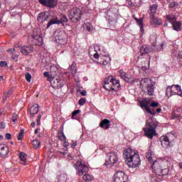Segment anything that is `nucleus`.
Listing matches in <instances>:
<instances>
[{"mask_svg": "<svg viewBox=\"0 0 182 182\" xmlns=\"http://www.w3.org/2000/svg\"><path fill=\"white\" fill-rule=\"evenodd\" d=\"M58 21V25L62 23V25H63V23H66L68 22H69V19L68 18V16H66L65 15H61L60 20Z\"/></svg>", "mask_w": 182, "mask_h": 182, "instance_id": "nucleus-28", "label": "nucleus"}, {"mask_svg": "<svg viewBox=\"0 0 182 182\" xmlns=\"http://www.w3.org/2000/svg\"><path fill=\"white\" fill-rule=\"evenodd\" d=\"M37 21L39 22H45V13H40L38 16Z\"/></svg>", "mask_w": 182, "mask_h": 182, "instance_id": "nucleus-34", "label": "nucleus"}, {"mask_svg": "<svg viewBox=\"0 0 182 182\" xmlns=\"http://www.w3.org/2000/svg\"><path fill=\"white\" fill-rule=\"evenodd\" d=\"M75 146H77V142H74V143H73L72 144H71V147L73 148V149H75Z\"/></svg>", "mask_w": 182, "mask_h": 182, "instance_id": "nucleus-62", "label": "nucleus"}, {"mask_svg": "<svg viewBox=\"0 0 182 182\" xmlns=\"http://www.w3.org/2000/svg\"><path fill=\"white\" fill-rule=\"evenodd\" d=\"M68 17L72 22L76 23L82 18V11L79 8H74L69 11Z\"/></svg>", "mask_w": 182, "mask_h": 182, "instance_id": "nucleus-7", "label": "nucleus"}, {"mask_svg": "<svg viewBox=\"0 0 182 182\" xmlns=\"http://www.w3.org/2000/svg\"><path fill=\"white\" fill-rule=\"evenodd\" d=\"M146 125L148 127L143 128L145 133V136L148 139H153L156 136V127H157V122L153 118H149L146 121Z\"/></svg>", "mask_w": 182, "mask_h": 182, "instance_id": "nucleus-4", "label": "nucleus"}, {"mask_svg": "<svg viewBox=\"0 0 182 182\" xmlns=\"http://www.w3.org/2000/svg\"><path fill=\"white\" fill-rule=\"evenodd\" d=\"M134 19L136 21L138 25H139V28H140L141 31L142 32H144V27L143 26V19L141 18H135Z\"/></svg>", "mask_w": 182, "mask_h": 182, "instance_id": "nucleus-33", "label": "nucleus"}, {"mask_svg": "<svg viewBox=\"0 0 182 182\" xmlns=\"http://www.w3.org/2000/svg\"><path fill=\"white\" fill-rule=\"evenodd\" d=\"M68 180V176L65 173L58 176V182H65Z\"/></svg>", "mask_w": 182, "mask_h": 182, "instance_id": "nucleus-31", "label": "nucleus"}, {"mask_svg": "<svg viewBox=\"0 0 182 182\" xmlns=\"http://www.w3.org/2000/svg\"><path fill=\"white\" fill-rule=\"evenodd\" d=\"M79 113H80V109H77L75 110L74 112H73L72 113V119H73V117H75V116H77V114H79Z\"/></svg>", "mask_w": 182, "mask_h": 182, "instance_id": "nucleus-48", "label": "nucleus"}, {"mask_svg": "<svg viewBox=\"0 0 182 182\" xmlns=\"http://www.w3.org/2000/svg\"><path fill=\"white\" fill-rule=\"evenodd\" d=\"M146 158L149 160V163H153V157H151V151L146 153Z\"/></svg>", "mask_w": 182, "mask_h": 182, "instance_id": "nucleus-38", "label": "nucleus"}, {"mask_svg": "<svg viewBox=\"0 0 182 182\" xmlns=\"http://www.w3.org/2000/svg\"><path fill=\"white\" fill-rule=\"evenodd\" d=\"M150 52H153V48L150 46H142L140 48V53H141V55H144V53H150Z\"/></svg>", "mask_w": 182, "mask_h": 182, "instance_id": "nucleus-20", "label": "nucleus"}, {"mask_svg": "<svg viewBox=\"0 0 182 182\" xmlns=\"http://www.w3.org/2000/svg\"><path fill=\"white\" fill-rule=\"evenodd\" d=\"M128 2L129 6L133 7V6H139L140 5V2H141V0H127Z\"/></svg>", "mask_w": 182, "mask_h": 182, "instance_id": "nucleus-26", "label": "nucleus"}, {"mask_svg": "<svg viewBox=\"0 0 182 182\" xmlns=\"http://www.w3.org/2000/svg\"><path fill=\"white\" fill-rule=\"evenodd\" d=\"M70 70H71V72L73 73V72H75V70H76V66H75V64H72L70 65Z\"/></svg>", "mask_w": 182, "mask_h": 182, "instance_id": "nucleus-52", "label": "nucleus"}, {"mask_svg": "<svg viewBox=\"0 0 182 182\" xmlns=\"http://www.w3.org/2000/svg\"><path fill=\"white\" fill-rule=\"evenodd\" d=\"M166 96H168V97H171V96H173V86H168L166 87Z\"/></svg>", "mask_w": 182, "mask_h": 182, "instance_id": "nucleus-32", "label": "nucleus"}, {"mask_svg": "<svg viewBox=\"0 0 182 182\" xmlns=\"http://www.w3.org/2000/svg\"><path fill=\"white\" fill-rule=\"evenodd\" d=\"M82 179L84 180V181H93L94 178L93 176L89 175V173H86L82 176Z\"/></svg>", "mask_w": 182, "mask_h": 182, "instance_id": "nucleus-29", "label": "nucleus"}, {"mask_svg": "<svg viewBox=\"0 0 182 182\" xmlns=\"http://www.w3.org/2000/svg\"><path fill=\"white\" fill-rule=\"evenodd\" d=\"M86 93H87L86 90H83V91L81 92V95H82V96H86Z\"/></svg>", "mask_w": 182, "mask_h": 182, "instance_id": "nucleus-64", "label": "nucleus"}, {"mask_svg": "<svg viewBox=\"0 0 182 182\" xmlns=\"http://www.w3.org/2000/svg\"><path fill=\"white\" fill-rule=\"evenodd\" d=\"M109 23L113 25V23H114V18H111V21H109Z\"/></svg>", "mask_w": 182, "mask_h": 182, "instance_id": "nucleus-63", "label": "nucleus"}, {"mask_svg": "<svg viewBox=\"0 0 182 182\" xmlns=\"http://www.w3.org/2000/svg\"><path fill=\"white\" fill-rule=\"evenodd\" d=\"M38 112H39V105L36 104L31 107L30 113L31 114H38Z\"/></svg>", "mask_w": 182, "mask_h": 182, "instance_id": "nucleus-27", "label": "nucleus"}, {"mask_svg": "<svg viewBox=\"0 0 182 182\" xmlns=\"http://www.w3.org/2000/svg\"><path fill=\"white\" fill-rule=\"evenodd\" d=\"M18 48H19L21 53L23 55H29V53H32L33 50V47H32V46H17Z\"/></svg>", "mask_w": 182, "mask_h": 182, "instance_id": "nucleus-16", "label": "nucleus"}, {"mask_svg": "<svg viewBox=\"0 0 182 182\" xmlns=\"http://www.w3.org/2000/svg\"><path fill=\"white\" fill-rule=\"evenodd\" d=\"M178 59L180 63H182V54L178 55Z\"/></svg>", "mask_w": 182, "mask_h": 182, "instance_id": "nucleus-61", "label": "nucleus"}, {"mask_svg": "<svg viewBox=\"0 0 182 182\" xmlns=\"http://www.w3.org/2000/svg\"><path fill=\"white\" fill-rule=\"evenodd\" d=\"M110 61V58L109 57H104L102 59V61L100 62V65H104V66H106V65H109V62Z\"/></svg>", "mask_w": 182, "mask_h": 182, "instance_id": "nucleus-35", "label": "nucleus"}, {"mask_svg": "<svg viewBox=\"0 0 182 182\" xmlns=\"http://www.w3.org/2000/svg\"><path fill=\"white\" fill-rule=\"evenodd\" d=\"M42 116H43V112H41L38 116L37 117V125H41V119H42Z\"/></svg>", "mask_w": 182, "mask_h": 182, "instance_id": "nucleus-41", "label": "nucleus"}, {"mask_svg": "<svg viewBox=\"0 0 182 182\" xmlns=\"http://www.w3.org/2000/svg\"><path fill=\"white\" fill-rule=\"evenodd\" d=\"M49 18H50V14L46 15V14L45 13V22L46 21H48L49 19Z\"/></svg>", "mask_w": 182, "mask_h": 182, "instance_id": "nucleus-59", "label": "nucleus"}, {"mask_svg": "<svg viewBox=\"0 0 182 182\" xmlns=\"http://www.w3.org/2000/svg\"><path fill=\"white\" fill-rule=\"evenodd\" d=\"M167 162L161 159L156 160L152 164V168H154L155 174L161 177L163 176H167L168 174V166H166Z\"/></svg>", "mask_w": 182, "mask_h": 182, "instance_id": "nucleus-2", "label": "nucleus"}, {"mask_svg": "<svg viewBox=\"0 0 182 182\" xmlns=\"http://www.w3.org/2000/svg\"><path fill=\"white\" fill-rule=\"evenodd\" d=\"M86 103V98H80L78 101L80 106H83Z\"/></svg>", "mask_w": 182, "mask_h": 182, "instance_id": "nucleus-46", "label": "nucleus"}, {"mask_svg": "<svg viewBox=\"0 0 182 182\" xmlns=\"http://www.w3.org/2000/svg\"><path fill=\"white\" fill-rule=\"evenodd\" d=\"M100 127L102 129H105V130H107V129H110V120L107 119H104L100 122Z\"/></svg>", "mask_w": 182, "mask_h": 182, "instance_id": "nucleus-18", "label": "nucleus"}, {"mask_svg": "<svg viewBox=\"0 0 182 182\" xmlns=\"http://www.w3.org/2000/svg\"><path fill=\"white\" fill-rule=\"evenodd\" d=\"M173 25V28L174 31H176V32H180L181 31V22L180 21H175L171 23Z\"/></svg>", "mask_w": 182, "mask_h": 182, "instance_id": "nucleus-25", "label": "nucleus"}, {"mask_svg": "<svg viewBox=\"0 0 182 182\" xmlns=\"http://www.w3.org/2000/svg\"><path fill=\"white\" fill-rule=\"evenodd\" d=\"M157 8H159L158 4H152L149 6V16L153 17L156 16V14L157 12Z\"/></svg>", "mask_w": 182, "mask_h": 182, "instance_id": "nucleus-21", "label": "nucleus"}, {"mask_svg": "<svg viewBox=\"0 0 182 182\" xmlns=\"http://www.w3.org/2000/svg\"><path fill=\"white\" fill-rule=\"evenodd\" d=\"M139 105H141V109H145L148 113L153 114V112L150 109V100L148 99H143L141 102H139Z\"/></svg>", "mask_w": 182, "mask_h": 182, "instance_id": "nucleus-13", "label": "nucleus"}, {"mask_svg": "<svg viewBox=\"0 0 182 182\" xmlns=\"http://www.w3.org/2000/svg\"><path fill=\"white\" fill-rule=\"evenodd\" d=\"M0 66L1 68H5V66H8V63L6 61H1Z\"/></svg>", "mask_w": 182, "mask_h": 182, "instance_id": "nucleus-50", "label": "nucleus"}, {"mask_svg": "<svg viewBox=\"0 0 182 182\" xmlns=\"http://www.w3.org/2000/svg\"><path fill=\"white\" fill-rule=\"evenodd\" d=\"M31 79H32V75H31V73H26V80H27V82L31 83Z\"/></svg>", "mask_w": 182, "mask_h": 182, "instance_id": "nucleus-45", "label": "nucleus"}, {"mask_svg": "<svg viewBox=\"0 0 182 182\" xmlns=\"http://www.w3.org/2000/svg\"><path fill=\"white\" fill-rule=\"evenodd\" d=\"M55 42L60 45H66L68 43V36L63 31H60L55 36Z\"/></svg>", "mask_w": 182, "mask_h": 182, "instance_id": "nucleus-9", "label": "nucleus"}, {"mask_svg": "<svg viewBox=\"0 0 182 182\" xmlns=\"http://www.w3.org/2000/svg\"><path fill=\"white\" fill-rule=\"evenodd\" d=\"M32 43L35 46H42L43 43V39L41 35L38 34V31H34L32 35Z\"/></svg>", "mask_w": 182, "mask_h": 182, "instance_id": "nucleus-10", "label": "nucleus"}, {"mask_svg": "<svg viewBox=\"0 0 182 182\" xmlns=\"http://www.w3.org/2000/svg\"><path fill=\"white\" fill-rule=\"evenodd\" d=\"M38 1L47 8H55L58 5V0H38Z\"/></svg>", "mask_w": 182, "mask_h": 182, "instance_id": "nucleus-11", "label": "nucleus"}, {"mask_svg": "<svg viewBox=\"0 0 182 182\" xmlns=\"http://www.w3.org/2000/svg\"><path fill=\"white\" fill-rule=\"evenodd\" d=\"M166 18L168 19L170 23H173L174 22H176V17H174V16L171 14L167 15Z\"/></svg>", "mask_w": 182, "mask_h": 182, "instance_id": "nucleus-37", "label": "nucleus"}, {"mask_svg": "<svg viewBox=\"0 0 182 182\" xmlns=\"http://www.w3.org/2000/svg\"><path fill=\"white\" fill-rule=\"evenodd\" d=\"M172 117L173 119H177V117H180V114L178 113V111H174L173 113H172Z\"/></svg>", "mask_w": 182, "mask_h": 182, "instance_id": "nucleus-47", "label": "nucleus"}, {"mask_svg": "<svg viewBox=\"0 0 182 182\" xmlns=\"http://www.w3.org/2000/svg\"><path fill=\"white\" fill-rule=\"evenodd\" d=\"M124 159H125L126 164L129 167L134 168L140 166L141 160L139 153L132 150V149H127L124 152Z\"/></svg>", "mask_w": 182, "mask_h": 182, "instance_id": "nucleus-1", "label": "nucleus"}, {"mask_svg": "<svg viewBox=\"0 0 182 182\" xmlns=\"http://www.w3.org/2000/svg\"><path fill=\"white\" fill-rule=\"evenodd\" d=\"M8 94L7 93H4L3 95V100L5 102L7 99H8Z\"/></svg>", "mask_w": 182, "mask_h": 182, "instance_id": "nucleus-57", "label": "nucleus"}, {"mask_svg": "<svg viewBox=\"0 0 182 182\" xmlns=\"http://www.w3.org/2000/svg\"><path fill=\"white\" fill-rule=\"evenodd\" d=\"M9 149H8V146H4L2 145H0V155L1 157H6V156H8Z\"/></svg>", "mask_w": 182, "mask_h": 182, "instance_id": "nucleus-22", "label": "nucleus"}, {"mask_svg": "<svg viewBox=\"0 0 182 182\" xmlns=\"http://www.w3.org/2000/svg\"><path fill=\"white\" fill-rule=\"evenodd\" d=\"M172 95H177L178 96H181V87L178 85H172Z\"/></svg>", "mask_w": 182, "mask_h": 182, "instance_id": "nucleus-19", "label": "nucleus"}, {"mask_svg": "<svg viewBox=\"0 0 182 182\" xmlns=\"http://www.w3.org/2000/svg\"><path fill=\"white\" fill-rule=\"evenodd\" d=\"M6 139L7 140H11L12 139V135L11 134H9V133L6 134Z\"/></svg>", "mask_w": 182, "mask_h": 182, "instance_id": "nucleus-55", "label": "nucleus"}, {"mask_svg": "<svg viewBox=\"0 0 182 182\" xmlns=\"http://www.w3.org/2000/svg\"><path fill=\"white\" fill-rule=\"evenodd\" d=\"M43 76H45V77L49 78V80H51L52 79V77H50V75H49V72H44Z\"/></svg>", "mask_w": 182, "mask_h": 182, "instance_id": "nucleus-51", "label": "nucleus"}, {"mask_svg": "<svg viewBox=\"0 0 182 182\" xmlns=\"http://www.w3.org/2000/svg\"><path fill=\"white\" fill-rule=\"evenodd\" d=\"M150 19V23L151 26L154 28H156V26H160L163 23V20L159 17H156V16H154L153 17L149 16Z\"/></svg>", "mask_w": 182, "mask_h": 182, "instance_id": "nucleus-15", "label": "nucleus"}, {"mask_svg": "<svg viewBox=\"0 0 182 182\" xmlns=\"http://www.w3.org/2000/svg\"><path fill=\"white\" fill-rule=\"evenodd\" d=\"M26 157H28V155H26V154H25L24 152L20 153L19 158L21 161H26Z\"/></svg>", "mask_w": 182, "mask_h": 182, "instance_id": "nucleus-39", "label": "nucleus"}, {"mask_svg": "<svg viewBox=\"0 0 182 182\" xmlns=\"http://www.w3.org/2000/svg\"><path fill=\"white\" fill-rule=\"evenodd\" d=\"M151 107H159V102H152L150 104Z\"/></svg>", "mask_w": 182, "mask_h": 182, "instance_id": "nucleus-53", "label": "nucleus"}, {"mask_svg": "<svg viewBox=\"0 0 182 182\" xmlns=\"http://www.w3.org/2000/svg\"><path fill=\"white\" fill-rule=\"evenodd\" d=\"M49 82H50V84L52 85V87L54 89H60V87H63V82H62V80L60 78H56L53 80V77L49 80Z\"/></svg>", "mask_w": 182, "mask_h": 182, "instance_id": "nucleus-12", "label": "nucleus"}, {"mask_svg": "<svg viewBox=\"0 0 182 182\" xmlns=\"http://www.w3.org/2000/svg\"><path fill=\"white\" fill-rule=\"evenodd\" d=\"M127 178V176L124 174V172L119 171L114 174V182H122Z\"/></svg>", "mask_w": 182, "mask_h": 182, "instance_id": "nucleus-14", "label": "nucleus"}, {"mask_svg": "<svg viewBox=\"0 0 182 182\" xmlns=\"http://www.w3.org/2000/svg\"><path fill=\"white\" fill-rule=\"evenodd\" d=\"M25 133V130L21 129L20 133L18 134L17 139L18 140H22L23 139V134Z\"/></svg>", "mask_w": 182, "mask_h": 182, "instance_id": "nucleus-40", "label": "nucleus"}, {"mask_svg": "<svg viewBox=\"0 0 182 182\" xmlns=\"http://www.w3.org/2000/svg\"><path fill=\"white\" fill-rule=\"evenodd\" d=\"M105 161V166H109V164H116V163L119 161V155L117 154V152L112 151L107 154Z\"/></svg>", "mask_w": 182, "mask_h": 182, "instance_id": "nucleus-8", "label": "nucleus"}, {"mask_svg": "<svg viewBox=\"0 0 182 182\" xmlns=\"http://www.w3.org/2000/svg\"><path fill=\"white\" fill-rule=\"evenodd\" d=\"M119 75L121 77V79H123L125 82H129L130 75H129V74H127L126 72L120 70Z\"/></svg>", "mask_w": 182, "mask_h": 182, "instance_id": "nucleus-23", "label": "nucleus"}, {"mask_svg": "<svg viewBox=\"0 0 182 182\" xmlns=\"http://www.w3.org/2000/svg\"><path fill=\"white\" fill-rule=\"evenodd\" d=\"M103 87L108 92H117L119 87H120V81L116 80L113 76H109L105 78Z\"/></svg>", "mask_w": 182, "mask_h": 182, "instance_id": "nucleus-3", "label": "nucleus"}, {"mask_svg": "<svg viewBox=\"0 0 182 182\" xmlns=\"http://www.w3.org/2000/svg\"><path fill=\"white\" fill-rule=\"evenodd\" d=\"M58 72L59 70L56 65H53L50 67V73H51L53 77H55V76H58Z\"/></svg>", "mask_w": 182, "mask_h": 182, "instance_id": "nucleus-24", "label": "nucleus"}, {"mask_svg": "<svg viewBox=\"0 0 182 182\" xmlns=\"http://www.w3.org/2000/svg\"><path fill=\"white\" fill-rule=\"evenodd\" d=\"M52 25H59V21L58 18L55 19H51L48 23H47V28H50Z\"/></svg>", "mask_w": 182, "mask_h": 182, "instance_id": "nucleus-30", "label": "nucleus"}, {"mask_svg": "<svg viewBox=\"0 0 182 182\" xmlns=\"http://www.w3.org/2000/svg\"><path fill=\"white\" fill-rule=\"evenodd\" d=\"M86 28H87V31H88V32H90L93 27H92V24H87Z\"/></svg>", "mask_w": 182, "mask_h": 182, "instance_id": "nucleus-54", "label": "nucleus"}, {"mask_svg": "<svg viewBox=\"0 0 182 182\" xmlns=\"http://www.w3.org/2000/svg\"><path fill=\"white\" fill-rule=\"evenodd\" d=\"M141 89L142 92L146 93L149 96L154 95V85L151 82V80L149 78H143L140 81Z\"/></svg>", "mask_w": 182, "mask_h": 182, "instance_id": "nucleus-5", "label": "nucleus"}, {"mask_svg": "<svg viewBox=\"0 0 182 182\" xmlns=\"http://www.w3.org/2000/svg\"><path fill=\"white\" fill-rule=\"evenodd\" d=\"M159 141L161 142L162 147H164L165 149H167V147L170 146V139H168V136H161Z\"/></svg>", "mask_w": 182, "mask_h": 182, "instance_id": "nucleus-17", "label": "nucleus"}, {"mask_svg": "<svg viewBox=\"0 0 182 182\" xmlns=\"http://www.w3.org/2000/svg\"><path fill=\"white\" fill-rule=\"evenodd\" d=\"M18 57H19V55H15L14 56L12 57V59H13V60H16V62H17Z\"/></svg>", "mask_w": 182, "mask_h": 182, "instance_id": "nucleus-60", "label": "nucleus"}, {"mask_svg": "<svg viewBox=\"0 0 182 182\" xmlns=\"http://www.w3.org/2000/svg\"><path fill=\"white\" fill-rule=\"evenodd\" d=\"M58 139L60 140V141H65V140H66V136H65V134L60 133L58 135Z\"/></svg>", "mask_w": 182, "mask_h": 182, "instance_id": "nucleus-44", "label": "nucleus"}, {"mask_svg": "<svg viewBox=\"0 0 182 182\" xmlns=\"http://www.w3.org/2000/svg\"><path fill=\"white\" fill-rule=\"evenodd\" d=\"M5 124L4 122H0V129H5Z\"/></svg>", "mask_w": 182, "mask_h": 182, "instance_id": "nucleus-58", "label": "nucleus"}, {"mask_svg": "<svg viewBox=\"0 0 182 182\" xmlns=\"http://www.w3.org/2000/svg\"><path fill=\"white\" fill-rule=\"evenodd\" d=\"M17 117H18V114H16V113L14 112V113L12 114V116H11V120H12V122H16Z\"/></svg>", "mask_w": 182, "mask_h": 182, "instance_id": "nucleus-49", "label": "nucleus"}, {"mask_svg": "<svg viewBox=\"0 0 182 182\" xmlns=\"http://www.w3.org/2000/svg\"><path fill=\"white\" fill-rule=\"evenodd\" d=\"M176 6H178V3H177V1H172L169 4L168 8L173 9L176 8Z\"/></svg>", "mask_w": 182, "mask_h": 182, "instance_id": "nucleus-42", "label": "nucleus"}, {"mask_svg": "<svg viewBox=\"0 0 182 182\" xmlns=\"http://www.w3.org/2000/svg\"><path fill=\"white\" fill-rule=\"evenodd\" d=\"M12 93H13V90L11 88H10L8 92H6L7 94V96H11L12 95Z\"/></svg>", "mask_w": 182, "mask_h": 182, "instance_id": "nucleus-56", "label": "nucleus"}, {"mask_svg": "<svg viewBox=\"0 0 182 182\" xmlns=\"http://www.w3.org/2000/svg\"><path fill=\"white\" fill-rule=\"evenodd\" d=\"M156 35L152 34L149 37V42H151V43H154V42H156Z\"/></svg>", "mask_w": 182, "mask_h": 182, "instance_id": "nucleus-43", "label": "nucleus"}, {"mask_svg": "<svg viewBox=\"0 0 182 182\" xmlns=\"http://www.w3.org/2000/svg\"><path fill=\"white\" fill-rule=\"evenodd\" d=\"M31 143L34 149H38L39 146H41V141H39L38 139H34L32 141Z\"/></svg>", "mask_w": 182, "mask_h": 182, "instance_id": "nucleus-36", "label": "nucleus"}, {"mask_svg": "<svg viewBox=\"0 0 182 182\" xmlns=\"http://www.w3.org/2000/svg\"><path fill=\"white\" fill-rule=\"evenodd\" d=\"M74 167L76 170V173L80 176L86 174V173L89 171V167H87V165L80 159L74 164Z\"/></svg>", "mask_w": 182, "mask_h": 182, "instance_id": "nucleus-6", "label": "nucleus"}]
</instances>
